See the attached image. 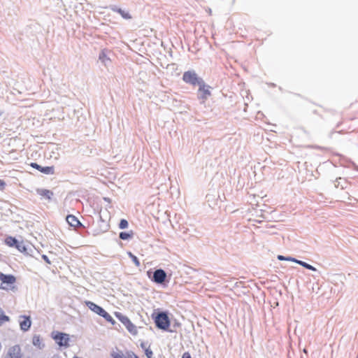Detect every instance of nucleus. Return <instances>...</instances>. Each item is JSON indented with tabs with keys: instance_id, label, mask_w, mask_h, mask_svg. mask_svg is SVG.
Returning a JSON list of instances; mask_svg holds the SVG:
<instances>
[{
	"instance_id": "obj_1",
	"label": "nucleus",
	"mask_w": 358,
	"mask_h": 358,
	"mask_svg": "<svg viewBox=\"0 0 358 358\" xmlns=\"http://www.w3.org/2000/svg\"><path fill=\"white\" fill-rule=\"evenodd\" d=\"M86 306L96 314L103 317L107 322L114 324L115 323L111 315L108 313L103 308L96 305L94 302L87 301L85 302Z\"/></svg>"
},
{
	"instance_id": "obj_2",
	"label": "nucleus",
	"mask_w": 358,
	"mask_h": 358,
	"mask_svg": "<svg viewBox=\"0 0 358 358\" xmlns=\"http://www.w3.org/2000/svg\"><path fill=\"white\" fill-rule=\"evenodd\" d=\"M182 80L185 83L196 85L199 84L203 80L199 78L194 71H185L182 76Z\"/></svg>"
},
{
	"instance_id": "obj_3",
	"label": "nucleus",
	"mask_w": 358,
	"mask_h": 358,
	"mask_svg": "<svg viewBox=\"0 0 358 358\" xmlns=\"http://www.w3.org/2000/svg\"><path fill=\"white\" fill-rule=\"evenodd\" d=\"M155 324L161 329L166 330L170 326V321L165 313H161L155 317Z\"/></svg>"
},
{
	"instance_id": "obj_4",
	"label": "nucleus",
	"mask_w": 358,
	"mask_h": 358,
	"mask_svg": "<svg viewBox=\"0 0 358 358\" xmlns=\"http://www.w3.org/2000/svg\"><path fill=\"white\" fill-rule=\"evenodd\" d=\"M52 338L60 347H69V336L67 334L62 332H55L52 334Z\"/></svg>"
},
{
	"instance_id": "obj_5",
	"label": "nucleus",
	"mask_w": 358,
	"mask_h": 358,
	"mask_svg": "<svg viewBox=\"0 0 358 358\" xmlns=\"http://www.w3.org/2000/svg\"><path fill=\"white\" fill-rule=\"evenodd\" d=\"M199 99L205 101L211 94L210 87L206 85L203 80L199 83Z\"/></svg>"
},
{
	"instance_id": "obj_6",
	"label": "nucleus",
	"mask_w": 358,
	"mask_h": 358,
	"mask_svg": "<svg viewBox=\"0 0 358 358\" xmlns=\"http://www.w3.org/2000/svg\"><path fill=\"white\" fill-rule=\"evenodd\" d=\"M30 166L34 168V169H37L38 171H39L40 172L43 173H45V174H53L54 173V167L53 166H40L39 164L35 163V162H32L30 164Z\"/></svg>"
},
{
	"instance_id": "obj_7",
	"label": "nucleus",
	"mask_w": 358,
	"mask_h": 358,
	"mask_svg": "<svg viewBox=\"0 0 358 358\" xmlns=\"http://www.w3.org/2000/svg\"><path fill=\"white\" fill-rule=\"evenodd\" d=\"M166 274L162 269H157L154 272L153 280L157 282L162 284L165 281Z\"/></svg>"
},
{
	"instance_id": "obj_8",
	"label": "nucleus",
	"mask_w": 358,
	"mask_h": 358,
	"mask_svg": "<svg viewBox=\"0 0 358 358\" xmlns=\"http://www.w3.org/2000/svg\"><path fill=\"white\" fill-rule=\"evenodd\" d=\"M20 318H21V320L20 321V329L24 331L29 330V329L31 327V324L30 317L24 315V316H21Z\"/></svg>"
},
{
	"instance_id": "obj_9",
	"label": "nucleus",
	"mask_w": 358,
	"mask_h": 358,
	"mask_svg": "<svg viewBox=\"0 0 358 358\" xmlns=\"http://www.w3.org/2000/svg\"><path fill=\"white\" fill-rule=\"evenodd\" d=\"M5 358H22L20 348L17 346L12 348Z\"/></svg>"
},
{
	"instance_id": "obj_10",
	"label": "nucleus",
	"mask_w": 358,
	"mask_h": 358,
	"mask_svg": "<svg viewBox=\"0 0 358 358\" xmlns=\"http://www.w3.org/2000/svg\"><path fill=\"white\" fill-rule=\"evenodd\" d=\"M36 193L42 198H44L48 201H50L54 195L53 192L46 189H37Z\"/></svg>"
},
{
	"instance_id": "obj_11",
	"label": "nucleus",
	"mask_w": 358,
	"mask_h": 358,
	"mask_svg": "<svg viewBox=\"0 0 358 358\" xmlns=\"http://www.w3.org/2000/svg\"><path fill=\"white\" fill-rule=\"evenodd\" d=\"M0 280L3 283L5 284H14L16 281V278L13 275H5L0 272Z\"/></svg>"
},
{
	"instance_id": "obj_12",
	"label": "nucleus",
	"mask_w": 358,
	"mask_h": 358,
	"mask_svg": "<svg viewBox=\"0 0 358 358\" xmlns=\"http://www.w3.org/2000/svg\"><path fill=\"white\" fill-rule=\"evenodd\" d=\"M66 222H68V224L71 226V227H78L79 226L81 225V223L80 222V221L78 220V218L73 215H69L66 216Z\"/></svg>"
},
{
	"instance_id": "obj_13",
	"label": "nucleus",
	"mask_w": 358,
	"mask_h": 358,
	"mask_svg": "<svg viewBox=\"0 0 358 358\" xmlns=\"http://www.w3.org/2000/svg\"><path fill=\"white\" fill-rule=\"evenodd\" d=\"M111 9L113 11L119 13L124 19L129 20L131 18V15L128 11H126L122 8H117L115 6L112 7Z\"/></svg>"
},
{
	"instance_id": "obj_14",
	"label": "nucleus",
	"mask_w": 358,
	"mask_h": 358,
	"mask_svg": "<svg viewBox=\"0 0 358 358\" xmlns=\"http://www.w3.org/2000/svg\"><path fill=\"white\" fill-rule=\"evenodd\" d=\"M114 315L124 325V327L129 324L131 322L127 316L124 315L120 312H115Z\"/></svg>"
},
{
	"instance_id": "obj_15",
	"label": "nucleus",
	"mask_w": 358,
	"mask_h": 358,
	"mask_svg": "<svg viewBox=\"0 0 358 358\" xmlns=\"http://www.w3.org/2000/svg\"><path fill=\"white\" fill-rule=\"evenodd\" d=\"M127 331L134 336L137 335L138 330L136 327L131 322L129 324L125 326Z\"/></svg>"
},
{
	"instance_id": "obj_16",
	"label": "nucleus",
	"mask_w": 358,
	"mask_h": 358,
	"mask_svg": "<svg viewBox=\"0 0 358 358\" xmlns=\"http://www.w3.org/2000/svg\"><path fill=\"white\" fill-rule=\"evenodd\" d=\"M127 331L134 336L137 335L138 330L136 327L131 322L129 324L125 326Z\"/></svg>"
},
{
	"instance_id": "obj_17",
	"label": "nucleus",
	"mask_w": 358,
	"mask_h": 358,
	"mask_svg": "<svg viewBox=\"0 0 358 358\" xmlns=\"http://www.w3.org/2000/svg\"><path fill=\"white\" fill-rule=\"evenodd\" d=\"M17 243V239L12 236H8L5 239V243L10 247L15 246Z\"/></svg>"
},
{
	"instance_id": "obj_18",
	"label": "nucleus",
	"mask_w": 358,
	"mask_h": 358,
	"mask_svg": "<svg viewBox=\"0 0 358 358\" xmlns=\"http://www.w3.org/2000/svg\"><path fill=\"white\" fill-rule=\"evenodd\" d=\"M292 260L295 262H296V263H298L299 264L303 266V267H305V268H308L309 270H311V271H315L316 270L315 267H313V266H311V265H310V264H307V263H306L304 262L299 261V260H296L294 259H292Z\"/></svg>"
},
{
	"instance_id": "obj_19",
	"label": "nucleus",
	"mask_w": 358,
	"mask_h": 358,
	"mask_svg": "<svg viewBox=\"0 0 358 358\" xmlns=\"http://www.w3.org/2000/svg\"><path fill=\"white\" fill-rule=\"evenodd\" d=\"M111 358H127V356L122 351L113 352L110 355Z\"/></svg>"
},
{
	"instance_id": "obj_20",
	"label": "nucleus",
	"mask_w": 358,
	"mask_h": 358,
	"mask_svg": "<svg viewBox=\"0 0 358 358\" xmlns=\"http://www.w3.org/2000/svg\"><path fill=\"white\" fill-rule=\"evenodd\" d=\"M132 236H133V232L130 231V232H120L119 236L122 240H127V239L131 238L132 237Z\"/></svg>"
},
{
	"instance_id": "obj_21",
	"label": "nucleus",
	"mask_w": 358,
	"mask_h": 358,
	"mask_svg": "<svg viewBox=\"0 0 358 358\" xmlns=\"http://www.w3.org/2000/svg\"><path fill=\"white\" fill-rule=\"evenodd\" d=\"M99 59L105 64H106V63L110 61L109 57H108L107 55L106 54V52L104 51H102L100 53Z\"/></svg>"
},
{
	"instance_id": "obj_22",
	"label": "nucleus",
	"mask_w": 358,
	"mask_h": 358,
	"mask_svg": "<svg viewBox=\"0 0 358 358\" xmlns=\"http://www.w3.org/2000/svg\"><path fill=\"white\" fill-rule=\"evenodd\" d=\"M9 321V317L4 315L2 310L0 308V324Z\"/></svg>"
},
{
	"instance_id": "obj_23",
	"label": "nucleus",
	"mask_w": 358,
	"mask_h": 358,
	"mask_svg": "<svg viewBox=\"0 0 358 358\" xmlns=\"http://www.w3.org/2000/svg\"><path fill=\"white\" fill-rule=\"evenodd\" d=\"M15 248L22 252H24L27 251V248L22 243L17 242L15 245Z\"/></svg>"
},
{
	"instance_id": "obj_24",
	"label": "nucleus",
	"mask_w": 358,
	"mask_h": 358,
	"mask_svg": "<svg viewBox=\"0 0 358 358\" xmlns=\"http://www.w3.org/2000/svg\"><path fill=\"white\" fill-rule=\"evenodd\" d=\"M128 254H129V256L132 259L133 262L135 264V265L136 266H140V262L138 259V258L135 255H134L131 252H129Z\"/></svg>"
},
{
	"instance_id": "obj_25",
	"label": "nucleus",
	"mask_w": 358,
	"mask_h": 358,
	"mask_svg": "<svg viewBox=\"0 0 358 358\" xmlns=\"http://www.w3.org/2000/svg\"><path fill=\"white\" fill-rule=\"evenodd\" d=\"M128 222L127 220H124V219H122L120 222V224H119V227L122 229H126L128 227Z\"/></svg>"
},
{
	"instance_id": "obj_26",
	"label": "nucleus",
	"mask_w": 358,
	"mask_h": 358,
	"mask_svg": "<svg viewBox=\"0 0 358 358\" xmlns=\"http://www.w3.org/2000/svg\"><path fill=\"white\" fill-rule=\"evenodd\" d=\"M145 355L147 356L148 358H152V355H153V353H152V351L150 348H146L145 350Z\"/></svg>"
},
{
	"instance_id": "obj_27",
	"label": "nucleus",
	"mask_w": 358,
	"mask_h": 358,
	"mask_svg": "<svg viewBox=\"0 0 358 358\" xmlns=\"http://www.w3.org/2000/svg\"><path fill=\"white\" fill-rule=\"evenodd\" d=\"M127 358H138V357L133 352H128L127 353Z\"/></svg>"
},
{
	"instance_id": "obj_28",
	"label": "nucleus",
	"mask_w": 358,
	"mask_h": 358,
	"mask_svg": "<svg viewBox=\"0 0 358 358\" xmlns=\"http://www.w3.org/2000/svg\"><path fill=\"white\" fill-rule=\"evenodd\" d=\"M5 187L6 182L3 180L0 179V189L3 190L5 189Z\"/></svg>"
},
{
	"instance_id": "obj_29",
	"label": "nucleus",
	"mask_w": 358,
	"mask_h": 358,
	"mask_svg": "<svg viewBox=\"0 0 358 358\" xmlns=\"http://www.w3.org/2000/svg\"><path fill=\"white\" fill-rule=\"evenodd\" d=\"M182 358H192L189 352H185L183 355H182Z\"/></svg>"
},
{
	"instance_id": "obj_30",
	"label": "nucleus",
	"mask_w": 358,
	"mask_h": 358,
	"mask_svg": "<svg viewBox=\"0 0 358 358\" xmlns=\"http://www.w3.org/2000/svg\"><path fill=\"white\" fill-rule=\"evenodd\" d=\"M39 341V337H35L34 338V344H36V343H38Z\"/></svg>"
},
{
	"instance_id": "obj_31",
	"label": "nucleus",
	"mask_w": 358,
	"mask_h": 358,
	"mask_svg": "<svg viewBox=\"0 0 358 358\" xmlns=\"http://www.w3.org/2000/svg\"><path fill=\"white\" fill-rule=\"evenodd\" d=\"M278 258V259H280V260L285 259V258L283 256H281V255H279Z\"/></svg>"
},
{
	"instance_id": "obj_32",
	"label": "nucleus",
	"mask_w": 358,
	"mask_h": 358,
	"mask_svg": "<svg viewBox=\"0 0 358 358\" xmlns=\"http://www.w3.org/2000/svg\"><path fill=\"white\" fill-rule=\"evenodd\" d=\"M43 257L46 262H49L48 259L45 255H43Z\"/></svg>"
},
{
	"instance_id": "obj_33",
	"label": "nucleus",
	"mask_w": 358,
	"mask_h": 358,
	"mask_svg": "<svg viewBox=\"0 0 358 358\" xmlns=\"http://www.w3.org/2000/svg\"><path fill=\"white\" fill-rule=\"evenodd\" d=\"M355 103L357 105V108H358V97L357 98Z\"/></svg>"
},
{
	"instance_id": "obj_34",
	"label": "nucleus",
	"mask_w": 358,
	"mask_h": 358,
	"mask_svg": "<svg viewBox=\"0 0 358 358\" xmlns=\"http://www.w3.org/2000/svg\"><path fill=\"white\" fill-rule=\"evenodd\" d=\"M303 352H304L305 353H307V351H306V349H304V350H303Z\"/></svg>"
},
{
	"instance_id": "obj_35",
	"label": "nucleus",
	"mask_w": 358,
	"mask_h": 358,
	"mask_svg": "<svg viewBox=\"0 0 358 358\" xmlns=\"http://www.w3.org/2000/svg\"><path fill=\"white\" fill-rule=\"evenodd\" d=\"M1 115V113H0V115Z\"/></svg>"
}]
</instances>
